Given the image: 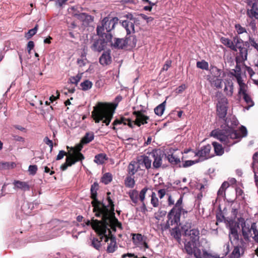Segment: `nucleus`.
Instances as JSON below:
<instances>
[{
	"instance_id": "aec40b11",
	"label": "nucleus",
	"mask_w": 258,
	"mask_h": 258,
	"mask_svg": "<svg viewBox=\"0 0 258 258\" xmlns=\"http://www.w3.org/2000/svg\"><path fill=\"white\" fill-rule=\"evenodd\" d=\"M13 184L14 185V188L15 190L20 189L24 191L30 190V186L26 182L20 180H14Z\"/></svg>"
},
{
	"instance_id": "79ce46f5",
	"label": "nucleus",
	"mask_w": 258,
	"mask_h": 258,
	"mask_svg": "<svg viewBox=\"0 0 258 258\" xmlns=\"http://www.w3.org/2000/svg\"><path fill=\"white\" fill-rule=\"evenodd\" d=\"M94 136L93 133H87L82 139L81 142L82 144L89 143L94 139Z\"/></svg>"
},
{
	"instance_id": "864d4df0",
	"label": "nucleus",
	"mask_w": 258,
	"mask_h": 258,
	"mask_svg": "<svg viewBox=\"0 0 258 258\" xmlns=\"http://www.w3.org/2000/svg\"><path fill=\"white\" fill-rule=\"evenodd\" d=\"M181 228L184 231L185 235H186L189 230L191 229V223L186 222L181 227Z\"/></svg>"
},
{
	"instance_id": "052dcab7",
	"label": "nucleus",
	"mask_w": 258,
	"mask_h": 258,
	"mask_svg": "<svg viewBox=\"0 0 258 258\" xmlns=\"http://www.w3.org/2000/svg\"><path fill=\"white\" fill-rule=\"evenodd\" d=\"M191 152H196L195 151L192 150H186V151H185L184 152V153L185 154H187V156H182V159H183V158H192V157H196V156H198V155H192Z\"/></svg>"
},
{
	"instance_id": "cd10ccee",
	"label": "nucleus",
	"mask_w": 258,
	"mask_h": 258,
	"mask_svg": "<svg viewBox=\"0 0 258 258\" xmlns=\"http://www.w3.org/2000/svg\"><path fill=\"white\" fill-rule=\"evenodd\" d=\"M210 75L208 76V78L219 77L223 76L224 73L221 69L216 67H212L210 70Z\"/></svg>"
},
{
	"instance_id": "72a5a7b5",
	"label": "nucleus",
	"mask_w": 258,
	"mask_h": 258,
	"mask_svg": "<svg viewBox=\"0 0 258 258\" xmlns=\"http://www.w3.org/2000/svg\"><path fill=\"white\" fill-rule=\"evenodd\" d=\"M149 189V188L146 186L144 187L139 193V199L142 204V206L146 209V205L145 204V196L147 191Z\"/></svg>"
},
{
	"instance_id": "39448f33",
	"label": "nucleus",
	"mask_w": 258,
	"mask_h": 258,
	"mask_svg": "<svg viewBox=\"0 0 258 258\" xmlns=\"http://www.w3.org/2000/svg\"><path fill=\"white\" fill-rule=\"evenodd\" d=\"M122 100L120 95L115 98V102L118 103ZM117 104L113 108L112 104L107 103L99 102L94 107L92 112V116L96 123L102 121L106 125L110 123L114 113V109Z\"/></svg>"
},
{
	"instance_id": "7ed1b4c3",
	"label": "nucleus",
	"mask_w": 258,
	"mask_h": 258,
	"mask_svg": "<svg viewBox=\"0 0 258 258\" xmlns=\"http://www.w3.org/2000/svg\"><path fill=\"white\" fill-rule=\"evenodd\" d=\"M98 188L99 185L97 182H94L91 187V198L93 200L92 204L93 207V212H95L97 216L103 214L105 218L107 217V221L109 222L110 220H111L109 217H112L113 211L114 210L113 203L109 196L107 198V204L98 201L97 199Z\"/></svg>"
},
{
	"instance_id": "8fccbe9b",
	"label": "nucleus",
	"mask_w": 258,
	"mask_h": 258,
	"mask_svg": "<svg viewBox=\"0 0 258 258\" xmlns=\"http://www.w3.org/2000/svg\"><path fill=\"white\" fill-rule=\"evenodd\" d=\"M124 183L126 187H133L135 185L134 179L131 176H128L126 178Z\"/></svg>"
},
{
	"instance_id": "bf43d9fd",
	"label": "nucleus",
	"mask_w": 258,
	"mask_h": 258,
	"mask_svg": "<svg viewBox=\"0 0 258 258\" xmlns=\"http://www.w3.org/2000/svg\"><path fill=\"white\" fill-rule=\"evenodd\" d=\"M233 76L236 78L239 86L244 84L242 79L241 73H236V74H234Z\"/></svg>"
},
{
	"instance_id": "423d86ee",
	"label": "nucleus",
	"mask_w": 258,
	"mask_h": 258,
	"mask_svg": "<svg viewBox=\"0 0 258 258\" xmlns=\"http://www.w3.org/2000/svg\"><path fill=\"white\" fill-rule=\"evenodd\" d=\"M183 197L180 196L175 205L168 214V220L164 226H161L162 230H166L171 226H174L175 228L178 226L180 224V219L181 213L184 214L187 212L183 208L182 206Z\"/></svg>"
},
{
	"instance_id": "bb28decb",
	"label": "nucleus",
	"mask_w": 258,
	"mask_h": 258,
	"mask_svg": "<svg viewBox=\"0 0 258 258\" xmlns=\"http://www.w3.org/2000/svg\"><path fill=\"white\" fill-rule=\"evenodd\" d=\"M99 62L103 66L110 63L111 62V58L110 53L107 51L104 52L99 58Z\"/></svg>"
},
{
	"instance_id": "4be33fe9",
	"label": "nucleus",
	"mask_w": 258,
	"mask_h": 258,
	"mask_svg": "<svg viewBox=\"0 0 258 258\" xmlns=\"http://www.w3.org/2000/svg\"><path fill=\"white\" fill-rule=\"evenodd\" d=\"M223 77V76L216 78H208V80L210 83L211 86L218 89H221L222 87Z\"/></svg>"
},
{
	"instance_id": "de8ad7c7",
	"label": "nucleus",
	"mask_w": 258,
	"mask_h": 258,
	"mask_svg": "<svg viewBox=\"0 0 258 258\" xmlns=\"http://www.w3.org/2000/svg\"><path fill=\"white\" fill-rule=\"evenodd\" d=\"M197 67L198 68L201 69L202 70H208L209 69V64L205 60L197 61Z\"/></svg>"
},
{
	"instance_id": "1a4fd4ad",
	"label": "nucleus",
	"mask_w": 258,
	"mask_h": 258,
	"mask_svg": "<svg viewBox=\"0 0 258 258\" xmlns=\"http://www.w3.org/2000/svg\"><path fill=\"white\" fill-rule=\"evenodd\" d=\"M228 100L225 97H222L218 100L217 104V114L218 117L223 119L225 122L224 126H226V120L230 121L228 118H225L228 109Z\"/></svg>"
},
{
	"instance_id": "4468645a",
	"label": "nucleus",
	"mask_w": 258,
	"mask_h": 258,
	"mask_svg": "<svg viewBox=\"0 0 258 258\" xmlns=\"http://www.w3.org/2000/svg\"><path fill=\"white\" fill-rule=\"evenodd\" d=\"M182 154V152L177 149L170 150L166 158L171 164L175 165L180 163V157Z\"/></svg>"
},
{
	"instance_id": "58836bf2",
	"label": "nucleus",
	"mask_w": 258,
	"mask_h": 258,
	"mask_svg": "<svg viewBox=\"0 0 258 258\" xmlns=\"http://www.w3.org/2000/svg\"><path fill=\"white\" fill-rule=\"evenodd\" d=\"M128 195L134 204H137L138 202L139 192L137 190L134 189L130 191L128 193Z\"/></svg>"
},
{
	"instance_id": "49530a36",
	"label": "nucleus",
	"mask_w": 258,
	"mask_h": 258,
	"mask_svg": "<svg viewBox=\"0 0 258 258\" xmlns=\"http://www.w3.org/2000/svg\"><path fill=\"white\" fill-rule=\"evenodd\" d=\"M112 179V177L111 174L110 173H106L102 177L101 181L103 183L107 184L111 181Z\"/></svg>"
},
{
	"instance_id": "ea45409f",
	"label": "nucleus",
	"mask_w": 258,
	"mask_h": 258,
	"mask_svg": "<svg viewBox=\"0 0 258 258\" xmlns=\"http://www.w3.org/2000/svg\"><path fill=\"white\" fill-rule=\"evenodd\" d=\"M151 197V204L154 208H157L159 205V201L157 197L156 194L155 192L152 191L150 195Z\"/></svg>"
},
{
	"instance_id": "a211bd4d",
	"label": "nucleus",
	"mask_w": 258,
	"mask_h": 258,
	"mask_svg": "<svg viewBox=\"0 0 258 258\" xmlns=\"http://www.w3.org/2000/svg\"><path fill=\"white\" fill-rule=\"evenodd\" d=\"M246 15L251 19L258 20V2L253 3L246 9Z\"/></svg>"
},
{
	"instance_id": "0e129e2a",
	"label": "nucleus",
	"mask_w": 258,
	"mask_h": 258,
	"mask_svg": "<svg viewBox=\"0 0 258 258\" xmlns=\"http://www.w3.org/2000/svg\"><path fill=\"white\" fill-rule=\"evenodd\" d=\"M34 42L32 41H29L28 42L27 46L28 52L29 54L31 53V50L34 48Z\"/></svg>"
},
{
	"instance_id": "6e6d98bb",
	"label": "nucleus",
	"mask_w": 258,
	"mask_h": 258,
	"mask_svg": "<svg viewBox=\"0 0 258 258\" xmlns=\"http://www.w3.org/2000/svg\"><path fill=\"white\" fill-rule=\"evenodd\" d=\"M199 162L198 160H186L182 164V167L186 168L193 165L194 164L198 163Z\"/></svg>"
},
{
	"instance_id": "774afa93",
	"label": "nucleus",
	"mask_w": 258,
	"mask_h": 258,
	"mask_svg": "<svg viewBox=\"0 0 258 258\" xmlns=\"http://www.w3.org/2000/svg\"><path fill=\"white\" fill-rule=\"evenodd\" d=\"M249 26L253 31H255L256 30V23L254 19H251V21L249 23Z\"/></svg>"
},
{
	"instance_id": "9d476101",
	"label": "nucleus",
	"mask_w": 258,
	"mask_h": 258,
	"mask_svg": "<svg viewBox=\"0 0 258 258\" xmlns=\"http://www.w3.org/2000/svg\"><path fill=\"white\" fill-rule=\"evenodd\" d=\"M184 250L188 255L187 258H192L194 255L195 258H201V249L197 247L196 242L189 241L184 243Z\"/></svg>"
},
{
	"instance_id": "5701e85b",
	"label": "nucleus",
	"mask_w": 258,
	"mask_h": 258,
	"mask_svg": "<svg viewBox=\"0 0 258 258\" xmlns=\"http://www.w3.org/2000/svg\"><path fill=\"white\" fill-rule=\"evenodd\" d=\"M224 91L227 96H232L233 93V83L231 79L225 80Z\"/></svg>"
},
{
	"instance_id": "7c9ffc66",
	"label": "nucleus",
	"mask_w": 258,
	"mask_h": 258,
	"mask_svg": "<svg viewBox=\"0 0 258 258\" xmlns=\"http://www.w3.org/2000/svg\"><path fill=\"white\" fill-rule=\"evenodd\" d=\"M77 162L76 160L73 158L72 156H70L68 155V156L66 158V162L61 166L60 168L62 170L64 171L67 169L68 166H72Z\"/></svg>"
},
{
	"instance_id": "dca6fc26",
	"label": "nucleus",
	"mask_w": 258,
	"mask_h": 258,
	"mask_svg": "<svg viewBox=\"0 0 258 258\" xmlns=\"http://www.w3.org/2000/svg\"><path fill=\"white\" fill-rule=\"evenodd\" d=\"M64 223L58 220H54L52 221L50 223V226H53V229H52L51 232L54 234L49 237V239L53 238L60 235V232L58 231L61 229L62 226L64 225Z\"/></svg>"
},
{
	"instance_id": "3c124183",
	"label": "nucleus",
	"mask_w": 258,
	"mask_h": 258,
	"mask_svg": "<svg viewBox=\"0 0 258 258\" xmlns=\"http://www.w3.org/2000/svg\"><path fill=\"white\" fill-rule=\"evenodd\" d=\"M101 37H102V40H104L105 43L106 44L108 42H111L112 35L110 32L105 33V31H103V35H99Z\"/></svg>"
},
{
	"instance_id": "a19ab883",
	"label": "nucleus",
	"mask_w": 258,
	"mask_h": 258,
	"mask_svg": "<svg viewBox=\"0 0 258 258\" xmlns=\"http://www.w3.org/2000/svg\"><path fill=\"white\" fill-rule=\"evenodd\" d=\"M165 101L159 104L154 109V112L158 116H161L165 110Z\"/></svg>"
},
{
	"instance_id": "20e7f679",
	"label": "nucleus",
	"mask_w": 258,
	"mask_h": 258,
	"mask_svg": "<svg viewBox=\"0 0 258 258\" xmlns=\"http://www.w3.org/2000/svg\"><path fill=\"white\" fill-rule=\"evenodd\" d=\"M95 214H96V213ZM115 214L114 211L112 213V217L111 220L109 222L107 221V218L103 216V214H100L98 216L95 215L96 217H100L101 218V220H93L92 222L87 220L85 223L87 225H91L93 229L99 235L104 234L107 236L110 233V228L113 231L116 230L117 228L121 229V224L119 223L118 220L115 217ZM111 219V218H110Z\"/></svg>"
},
{
	"instance_id": "c03bdc74",
	"label": "nucleus",
	"mask_w": 258,
	"mask_h": 258,
	"mask_svg": "<svg viewBox=\"0 0 258 258\" xmlns=\"http://www.w3.org/2000/svg\"><path fill=\"white\" fill-rule=\"evenodd\" d=\"M38 28V25L37 24L35 25L34 28L29 30L28 32L27 33H26L25 36L27 39H29L32 36H33L37 33Z\"/></svg>"
},
{
	"instance_id": "c85d7f7f",
	"label": "nucleus",
	"mask_w": 258,
	"mask_h": 258,
	"mask_svg": "<svg viewBox=\"0 0 258 258\" xmlns=\"http://www.w3.org/2000/svg\"><path fill=\"white\" fill-rule=\"evenodd\" d=\"M221 43L227 47L230 48L234 51H237L236 46L234 44L233 42L230 39L225 38L221 37Z\"/></svg>"
},
{
	"instance_id": "412c9836",
	"label": "nucleus",
	"mask_w": 258,
	"mask_h": 258,
	"mask_svg": "<svg viewBox=\"0 0 258 258\" xmlns=\"http://www.w3.org/2000/svg\"><path fill=\"white\" fill-rule=\"evenodd\" d=\"M253 163L252 168L254 173V180L256 184L258 183V152L255 153L253 155Z\"/></svg>"
},
{
	"instance_id": "69168bd1",
	"label": "nucleus",
	"mask_w": 258,
	"mask_h": 258,
	"mask_svg": "<svg viewBox=\"0 0 258 258\" xmlns=\"http://www.w3.org/2000/svg\"><path fill=\"white\" fill-rule=\"evenodd\" d=\"M239 94L242 96L244 95V94H247L246 93V86L245 84L239 86Z\"/></svg>"
},
{
	"instance_id": "a878e982",
	"label": "nucleus",
	"mask_w": 258,
	"mask_h": 258,
	"mask_svg": "<svg viewBox=\"0 0 258 258\" xmlns=\"http://www.w3.org/2000/svg\"><path fill=\"white\" fill-rule=\"evenodd\" d=\"M134 22L129 21L128 20H122L121 22L122 26L125 29L127 34H131L135 31Z\"/></svg>"
},
{
	"instance_id": "2eb2a0df",
	"label": "nucleus",
	"mask_w": 258,
	"mask_h": 258,
	"mask_svg": "<svg viewBox=\"0 0 258 258\" xmlns=\"http://www.w3.org/2000/svg\"><path fill=\"white\" fill-rule=\"evenodd\" d=\"M212 147L209 144L204 146L197 152H191L192 155H198L203 159H207L214 156V154L211 153Z\"/></svg>"
},
{
	"instance_id": "f257e3e1",
	"label": "nucleus",
	"mask_w": 258,
	"mask_h": 258,
	"mask_svg": "<svg viewBox=\"0 0 258 258\" xmlns=\"http://www.w3.org/2000/svg\"><path fill=\"white\" fill-rule=\"evenodd\" d=\"M226 126H221L222 130L216 129L212 131L210 134L211 137L219 140L227 146H231L235 144L237 141L235 139H240L246 136L247 131L246 127L241 126L238 132L234 130L235 126L238 124V121L232 118L230 121L226 120Z\"/></svg>"
},
{
	"instance_id": "6ab92c4d",
	"label": "nucleus",
	"mask_w": 258,
	"mask_h": 258,
	"mask_svg": "<svg viewBox=\"0 0 258 258\" xmlns=\"http://www.w3.org/2000/svg\"><path fill=\"white\" fill-rule=\"evenodd\" d=\"M239 53L236 56V61L238 62H243L247 59V49L241 46H238Z\"/></svg>"
},
{
	"instance_id": "37998d69",
	"label": "nucleus",
	"mask_w": 258,
	"mask_h": 258,
	"mask_svg": "<svg viewBox=\"0 0 258 258\" xmlns=\"http://www.w3.org/2000/svg\"><path fill=\"white\" fill-rule=\"evenodd\" d=\"M92 83L88 80L84 81V82H82L80 84L82 89L83 91H87L90 89L92 88Z\"/></svg>"
},
{
	"instance_id": "f8f14e48",
	"label": "nucleus",
	"mask_w": 258,
	"mask_h": 258,
	"mask_svg": "<svg viewBox=\"0 0 258 258\" xmlns=\"http://www.w3.org/2000/svg\"><path fill=\"white\" fill-rule=\"evenodd\" d=\"M146 239L147 237L143 236L141 234H132V240L134 244L143 251H145L146 249L149 248Z\"/></svg>"
},
{
	"instance_id": "4d7b16f0",
	"label": "nucleus",
	"mask_w": 258,
	"mask_h": 258,
	"mask_svg": "<svg viewBox=\"0 0 258 258\" xmlns=\"http://www.w3.org/2000/svg\"><path fill=\"white\" fill-rule=\"evenodd\" d=\"M243 98L250 107L253 105L254 103L253 101H252L250 97L247 94H244V95H243Z\"/></svg>"
},
{
	"instance_id": "ddd939ff",
	"label": "nucleus",
	"mask_w": 258,
	"mask_h": 258,
	"mask_svg": "<svg viewBox=\"0 0 258 258\" xmlns=\"http://www.w3.org/2000/svg\"><path fill=\"white\" fill-rule=\"evenodd\" d=\"M149 155L151 156L153 162V167L154 168H159L162 164V158L164 156L163 153L158 150H153L150 153Z\"/></svg>"
},
{
	"instance_id": "e433bc0d",
	"label": "nucleus",
	"mask_w": 258,
	"mask_h": 258,
	"mask_svg": "<svg viewBox=\"0 0 258 258\" xmlns=\"http://www.w3.org/2000/svg\"><path fill=\"white\" fill-rule=\"evenodd\" d=\"M142 163L144 164L146 169H149L151 167L152 158L151 156H143Z\"/></svg>"
},
{
	"instance_id": "f03ea898",
	"label": "nucleus",
	"mask_w": 258,
	"mask_h": 258,
	"mask_svg": "<svg viewBox=\"0 0 258 258\" xmlns=\"http://www.w3.org/2000/svg\"><path fill=\"white\" fill-rule=\"evenodd\" d=\"M241 227L242 235L245 241H249L257 232V226L255 222L248 223L242 218L238 219V221L230 220L228 221L229 240L232 244H237L239 241L238 230Z\"/></svg>"
},
{
	"instance_id": "f3484780",
	"label": "nucleus",
	"mask_w": 258,
	"mask_h": 258,
	"mask_svg": "<svg viewBox=\"0 0 258 258\" xmlns=\"http://www.w3.org/2000/svg\"><path fill=\"white\" fill-rule=\"evenodd\" d=\"M82 145L80 144L76 146L75 148H72L71 149L72 153H69V155L70 156H72L73 158L77 162L82 161L84 159V156L81 153H80V151L82 150Z\"/></svg>"
},
{
	"instance_id": "c9c22d12",
	"label": "nucleus",
	"mask_w": 258,
	"mask_h": 258,
	"mask_svg": "<svg viewBox=\"0 0 258 258\" xmlns=\"http://www.w3.org/2000/svg\"><path fill=\"white\" fill-rule=\"evenodd\" d=\"M139 167V164L136 162H132L128 166V173L131 175H134Z\"/></svg>"
},
{
	"instance_id": "13d9d810",
	"label": "nucleus",
	"mask_w": 258,
	"mask_h": 258,
	"mask_svg": "<svg viewBox=\"0 0 258 258\" xmlns=\"http://www.w3.org/2000/svg\"><path fill=\"white\" fill-rule=\"evenodd\" d=\"M37 171V166L36 165H30L28 168L29 174L32 175H35Z\"/></svg>"
},
{
	"instance_id": "c756f323",
	"label": "nucleus",
	"mask_w": 258,
	"mask_h": 258,
	"mask_svg": "<svg viewBox=\"0 0 258 258\" xmlns=\"http://www.w3.org/2000/svg\"><path fill=\"white\" fill-rule=\"evenodd\" d=\"M200 232L198 229H192L189 230L186 235L190 236L191 241H199L200 236Z\"/></svg>"
},
{
	"instance_id": "4c0bfd02",
	"label": "nucleus",
	"mask_w": 258,
	"mask_h": 258,
	"mask_svg": "<svg viewBox=\"0 0 258 258\" xmlns=\"http://www.w3.org/2000/svg\"><path fill=\"white\" fill-rule=\"evenodd\" d=\"M212 145L214 148L215 153L217 155L220 156L224 153V149L221 145L215 142H213Z\"/></svg>"
},
{
	"instance_id": "0eeeda50",
	"label": "nucleus",
	"mask_w": 258,
	"mask_h": 258,
	"mask_svg": "<svg viewBox=\"0 0 258 258\" xmlns=\"http://www.w3.org/2000/svg\"><path fill=\"white\" fill-rule=\"evenodd\" d=\"M134 114L136 117L135 122L134 123L130 119L121 117L119 118L116 119L113 122L112 129L116 131L117 130L116 126L119 125H125L127 124L130 127H132L133 124H137L140 126L142 124L147 123V120L149 119V117L144 114L141 111H135Z\"/></svg>"
},
{
	"instance_id": "6e6552de",
	"label": "nucleus",
	"mask_w": 258,
	"mask_h": 258,
	"mask_svg": "<svg viewBox=\"0 0 258 258\" xmlns=\"http://www.w3.org/2000/svg\"><path fill=\"white\" fill-rule=\"evenodd\" d=\"M118 19L117 17H105L102 21L101 26L97 28V33L98 35H103V31L110 32L114 28L115 25L117 23Z\"/></svg>"
},
{
	"instance_id": "473e14b6",
	"label": "nucleus",
	"mask_w": 258,
	"mask_h": 258,
	"mask_svg": "<svg viewBox=\"0 0 258 258\" xmlns=\"http://www.w3.org/2000/svg\"><path fill=\"white\" fill-rule=\"evenodd\" d=\"M242 251L243 249L241 246H234L231 255V258H239Z\"/></svg>"
},
{
	"instance_id": "338daca9",
	"label": "nucleus",
	"mask_w": 258,
	"mask_h": 258,
	"mask_svg": "<svg viewBox=\"0 0 258 258\" xmlns=\"http://www.w3.org/2000/svg\"><path fill=\"white\" fill-rule=\"evenodd\" d=\"M67 153L65 151L63 150H61L59 152L58 155L56 156V159L57 160H59L61 159H62L64 157V156L66 155Z\"/></svg>"
},
{
	"instance_id": "b1692460",
	"label": "nucleus",
	"mask_w": 258,
	"mask_h": 258,
	"mask_svg": "<svg viewBox=\"0 0 258 258\" xmlns=\"http://www.w3.org/2000/svg\"><path fill=\"white\" fill-rule=\"evenodd\" d=\"M74 16H76L80 20L87 23H89L93 22L94 19L92 16L85 13H74Z\"/></svg>"
},
{
	"instance_id": "2f4dec72",
	"label": "nucleus",
	"mask_w": 258,
	"mask_h": 258,
	"mask_svg": "<svg viewBox=\"0 0 258 258\" xmlns=\"http://www.w3.org/2000/svg\"><path fill=\"white\" fill-rule=\"evenodd\" d=\"M108 157L105 154L100 153L96 155L94 158V162L97 164H103L106 160H107Z\"/></svg>"
},
{
	"instance_id": "9b49d317",
	"label": "nucleus",
	"mask_w": 258,
	"mask_h": 258,
	"mask_svg": "<svg viewBox=\"0 0 258 258\" xmlns=\"http://www.w3.org/2000/svg\"><path fill=\"white\" fill-rule=\"evenodd\" d=\"M112 229L110 228V233L105 236L104 234L100 235L101 236V240L103 239L105 242H108V245L106 248V251L108 253H113L117 248V245L116 244V238L114 236H113L111 234ZM115 231H113L115 232Z\"/></svg>"
},
{
	"instance_id": "603ef678",
	"label": "nucleus",
	"mask_w": 258,
	"mask_h": 258,
	"mask_svg": "<svg viewBox=\"0 0 258 258\" xmlns=\"http://www.w3.org/2000/svg\"><path fill=\"white\" fill-rule=\"evenodd\" d=\"M235 29L238 34H241L244 33H246V29L245 28L242 27L239 24H236L235 25Z\"/></svg>"
},
{
	"instance_id": "a18cd8bd",
	"label": "nucleus",
	"mask_w": 258,
	"mask_h": 258,
	"mask_svg": "<svg viewBox=\"0 0 258 258\" xmlns=\"http://www.w3.org/2000/svg\"><path fill=\"white\" fill-rule=\"evenodd\" d=\"M111 44L115 48H122L125 45V41L122 39L117 38L114 43Z\"/></svg>"
},
{
	"instance_id": "09e8293b",
	"label": "nucleus",
	"mask_w": 258,
	"mask_h": 258,
	"mask_svg": "<svg viewBox=\"0 0 258 258\" xmlns=\"http://www.w3.org/2000/svg\"><path fill=\"white\" fill-rule=\"evenodd\" d=\"M82 74H78L76 76L71 77L70 78V83L72 84H74L75 85H77L78 83L80 82L82 78Z\"/></svg>"
},
{
	"instance_id": "393cba45",
	"label": "nucleus",
	"mask_w": 258,
	"mask_h": 258,
	"mask_svg": "<svg viewBox=\"0 0 258 258\" xmlns=\"http://www.w3.org/2000/svg\"><path fill=\"white\" fill-rule=\"evenodd\" d=\"M106 45L104 40L99 39L94 42L91 48L94 51L100 52L104 49Z\"/></svg>"
},
{
	"instance_id": "f704fd0d",
	"label": "nucleus",
	"mask_w": 258,
	"mask_h": 258,
	"mask_svg": "<svg viewBox=\"0 0 258 258\" xmlns=\"http://www.w3.org/2000/svg\"><path fill=\"white\" fill-rule=\"evenodd\" d=\"M201 258H220L217 254L208 251L206 249L201 250Z\"/></svg>"
},
{
	"instance_id": "680f3d73",
	"label": "nucleus",
	"mask_w": 258,
	"mask_h": 258,
	"mask_svg": "<svg viewBox=\"0 0 258 258\" xmlns=\"http://www.w3.org/2000/svg\"><path fill=\"white\" fill-rule=\"evenodd\" d=\"M44 142L50 148V151H52L53 148V142L47 137L44 138L43 140Z\"/></svg>"
},
{
	"instance_id": "5fc2aeb1",
	"label": "nucleus",
	"mask_w": 258,
	"mask_h": 258,
	"mask_svg": "<svg viewBox=\"0 0 258 258\" xmlns=\"http://www.w3.org/2000/svg\"><path fill=\"white\" fill-rule=\"evenodd\" d=\"M91 245L97 250H99L101 247L100 241L96 238H93L92 240Z\"/></svg>"
},
{
	"instance_id": "e2e57ef3",
	"label": "nucleus",
	"mask_w": 258,
	"mask_h": 258,
	"mask_svg": "<svg viewBox=\"0 0 258 258\" xmlns=\"http://www.w3.org/2000/svg\"><path fill=\"white\" fill-rule=\"evenodd\" d=\"M166 194V189L165 188L160 189L158 190V195L160 199H162Z\"/></svg>"
}]
</instances>
